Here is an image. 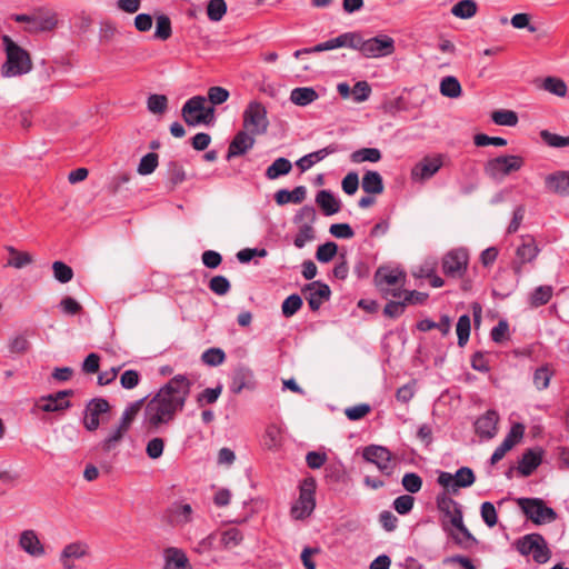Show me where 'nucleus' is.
I'll return each instance as SVG.
<instances>
[{"instance_id": "obj_53", "label": "nucleus", "mask_w": 569, "mask_h": 569, "mask_svg": "<svg viewBox=\"0 0 569 569\" xmlns=\"http://www.w3.org/2000/svg\"><path fill=\"white\" fill-rule=\"evenodd\" d=\"M540 138L550 148L561 149L569 147V136L563 137L545 129L540 131Z\"/></svg>"}, {"instance_id": "obj_25", "label": "nucleus", "mask_w": 569, "mask_h": 569, "mask_svg": "<svg viewBox=\"0 0 569 569\" xmlns=\"http://www.w3.org/2000/svg\"><path fill=\"white\" fill-rule=\"evenodd\" d=\"M339 150L338 144L331 143L320 150L313 151L311 153H308L303 157H301L297 162V167L302 171H307L310 169L315 163L323 160L327 156L332 154Z\"/></svg>"}, {"instance_id": "obj_27", "label": "nucleus", "mask_w": 569, "mask_h": 569, "mask_svg": "<svg viewBox=\"0 0 569 569\" xmlns=\"http://www.w3.org/2000/svg\"><path fill=\"white\" fill-rule=\"evenodd\" d=\"M57 26V19L54 14H43L41 12L33 13L30 20V24L26 26V31L30 33L51 31Z\"/></svg>"}, {"instance_id": "obj_50", "label": "nucleus", "mask_w": 569, "mask_h": 569, "mask_svg": "<svg viewBox=\"0 0 569 569\" xmlns=\"http://www.w3.org/2000/svg\"><path fill=\"white\" fill-rule=\"evenodd\" d=\"M302 305L303 300L298 293L288 296L281 305L282 316L284 318H291L302 308Z\"/></svg>"}, {"instance_id": "obj_5", "label": "nucleus", "mask_w": 569, "mask_h": 569, "mask_svg": "<svg viewBox=\"0 0 569 569\" xmlns=\"http://www.w3.org/2000/svg\"><path fill=\"white\" fill-rule=\"evenodd\" d=\"M516 502L525 517L536 526L552 522L558 518L557 512L541 498H517Z\"/></svg>"}, {"instance_id": "obj_57", "label": "nucleus", "mask_w": 569, "mask_h": 569, "mask_svg": "<svg viewBox=\"0 0 569 569\" xmlns=\"http://www.w3.org/2000/svg\"><path fill=\"white\" fill-rule=\"evenodd\" d=\"M222 392V386L218 385L216 388H206L203 391L197 395L196 401L199 407L206 405H212L217 402L218 398Z\"/></svg>"}, {"instance_id": "obj_48", "label": "nucleus", "mask_w": 569, "mask_h": 569, "mask_svg": "<svg viewBox=\"0 0 569 569\" xmlns=\"http://www.w3.org/2000/svg\"><path fill=\"white\" fill-rule=\"evenodd\" d=\"M541 88L557 97H566L568 87L566 82L558 77H547L545 78Z\"/></svg>"}, {"instance_id": "obj_34", "label": "nucleus", "mask_w": 569, "mask_h": 569, "mask_svg": "<svg viewBox=\"0 0 569 569\" xmlns=\"http://www.w3.org/2000/svg\"><path fill=\"white\" fill-rule=\"evenodd\" d=\"M146 400H147V397L129 403L127 406V408L124 409V411L122 412V416H121L118 425L129 431L132 426V422L134 421L137 415L143 407Z\"/></svg>"}, {"instance_id": "obj_20", "label": "nucleus", "mask_w": 569, "mask_h": 569, "mask_svg": "<svg viewBox=\"0 0 569 569\" xmlns=\"http://www.w3.org/2000/svg\"><path fill=\"white\" fill-rule=\"evenodd\" d=\"M442 167V157H425L416 163L411 169V178L413 180L425 181L433 177Z\"/></svg>"}, {"instance_id": "obj_44", "label": "nucleus", "mask_w": 569, "mask_h": 569, "mask_svg": "<svg viewBox=\"0 0 569 569\" xmlns=\"http://www.w3.org/2000/svg\"><path fill=\"white\" fill-rule=\"evenodd\" d=\"M477 9L476 1L460 0L451 8V13L460 19H469L477 13Z\"/></svg>"}, {"instance_id": "obj_61", "label": "nucleus", "mask_w": 569, "mask_h": 569, "mask_svg": "<svg viewBox=\"0 0 569 569\" xmlns=\"http://www.w3.org/2000/svg\"><path fill=\"white\" fill-rule=\"evenodd\" d=\"M422 478L416 472H407L403 475L401 485L409 493H417L422 488Z\"/></svg>"}, {"instance_id": "obj_55", "label": "nucleus", "mask_w": 569, "mask_h": 569, "mask_svg": "<svg viewBox=\"0 0 569 569\" xmlns=\"http://www.w3.org/2000/svg\"><path fill=\"white\" fill-rule=\"evenodd\" d=\"M159 156L156 152L144 154L138 164V173L141 176L151 174L158 167Z\"/></svg>"}, {"instance_id": "obj_6", "label": "nucleus", "mask_w": 569, "mask_h": 569, "mask_svg": "<svg viewBox=\"0 0 569 569\" xmlns=\"http://www.w3.org/2000/svg\"><path fill=\"white\" fill-rule=\"evenodd\" d=\"M317 481L312 476L306 477L299 485V498L291 507V515L295 519L308 518L316 508Z\"/></svg>"}, {"instance_id": "obj_8", "label": "nucleus", "mask_w": 569, "mask_h": 569, "mask_svg": "<svg viewBox=\"0 0 569 569\" xmlns=\"http://www.w3.org/2000/svg\"><path fill=\"white\" fill-rule=\"evenodd\" d=\"M442 530L453 541V543L462 549H470L479 543L478 539L472 535L463 521V511H455L452 518V528L446 520L441 523Z\"/></svg>"}, {"instance_id": "obj_19", "label": "nucleus", "mask_w": 569, "mask_h": 569, "mask_svg": "<svg viewBox=\"0 0 569 569\" xmlns=\"http://www.w3.org/2000/svg\"><path fill=\"white\" fill-rule=\"evenodd\" d=\"M406 280V272L399 268H390L387 266L379 267L373 276L376 287L382 291L387 289L386 286L403 284Z\"/></svg>"}, {"instance_id": "obj_46", "label": "nucleus", "mask_w": 569, "mask_h": 569, "mask_svg": "<svg viewBox=\"0 0 569 569\" xmlns=\"http://www.w3.org/2000/svg\"><path fill=\"white\" fill-rule=\"evenodd\" d=\"M440 93L448 98H458L462 93L461 84L456 77H445L440 82Z\"/></svg>"}, {"instance_id": "obj_14", "label": "nucleus", "mask_w": 569, "mask_h": 569, "mask_svg": "<svg viewBox=\"0 0 569 569\" xmlns=\"http://www.w3.org/2000/svg\"><path fill=\"white\" fill-rule=\"evenodd\" d=\"M540 252L536 240L532 236H521V243L516 249V257L511 262V269L517 277L522 276V268L526 263L536 260Z\"/></svg>"}, {"instance_id": "obj_37", "label": "nucleus", "mask_w": 569, "mask_h": 569, "mask_svg": "<svg viewBox=\"0 0 569 569\" xmlns=\"http://www.w3.org/2000/svg\"><path fill=\"white\" fill-rule=\"evenodd\" d=\"M325 479L328 483H345L347 471L341 462L329 463L325 468Z\"/></svg>"}, {"instance_id": "obj_15", "label": "nucleus", "mask_w": 569, "mask_h": 569, "mask_svg": "<svg viewBox=\"0 0 569 569\" xmlns=\"http://www.w3.org/2000/svg\"><path fill=\"white\" fill-rule=\"evenodd\" d=\"M251 129L252 134L264 133L268 129L267 110L261 102L251 101L243 112V127Z\"/></svg>"}, {"instance_id": "obj_26", "label": "nucleus", "mask_w": 569, "mask_h": 569, "mask_svg": "<svg viewBox=\"0 0 569 569\" xmlns=\"http://www.w3.org/2000/svg\"><path fill=\"white\" fill-rule=\"evenodd\" d=\"M316 203L327 217L333 216L341 210V201L330 190L322 189L318 191Z\"/></svg>"}, {"instance_id": "obj_3", "label": "nucleus", "mask_w": 569, "mask_h": 569, "mask_svg": "<svg viewBox=\"0 0 569 569\" xmlns=\"http://www.w3.org/2000/svg\"><path fill=\"white\" fill-rule=\"evenodd\" d=\"M192 381L186 375H176L158 391L160 399L169 402V406L177 412H181L191 392Z\"/></svg>"}, {"instance_id": "obj_40", "label": "nucleus", "mask_w": 569, "mask_h": 569, "mask_svg": "<svg viewBox=\"0 0 569 569\" xmlns=\"http://www.w3.org/2000/svg\"><path fill=\"white\" fill-rule=\"evenodd\" d=\"M553 295V289L551 286H539L530 293V306L533 308H538L547 305Z\"/></svg>"}, {"instance_id": "obj_47", "label": "nucleus", "mask_w": 569, "mask_h": 569, "mask_svg": "<svg viewBox=\"0 0 569 569\" xmlns=\"http://www.w3.org/2000/svg\"><path fill=\"white\" fill-rule=\"evenodd\" d=\"M540 538L541 535L538 532L525 535L523 537L516 540L515 547L521 556L527 557L531 553Z\"/></svg>"}, {"instance_id": "obj_22", "label": "nucleus", "mask_w": 569, "mask_h": 569, "mask_svg": "<svg viewBox=\"0 0 569 569\" xmlns=\"http://www.w3.org/2000/svg\"><path fill=\"white\" fill-rule=\"evenodd\" d=\"M499 416L496 410H488L475 422V431L480 438L491 439L497 433Z\"/></svg>"}, {"instance_id": "obj_60", "label": "nucleus", "mask_w": 569, "mask_h": 569, "mask_svg": "<svg viewBox=\"0 0 569 569\" xmlns=\"http://www.w3.org/2000/svg\"><path fill=\"white\" fill-rule=\"evenodd\" d=\"M147 108L152 113L161 114L168 108V98L164 94H150L147 100Z\"/></svg>"}, {"instance_id": "obj_52", "label": "nucleus", "mask_w": 569, "mask_h": 569, "mask_svg": "<svg viewBox=\"0 0 569 569\" xmlns=\"http://www.w3.org/2000/svg\"><path fill=\"white\" fill-rule=\"evenodd\" d=\"M492 121L498 126L515 127L518 123V114L512 110L500 109L491 113Z\"/></svg>"}, {"instance_id": "obj_54", "label": "nucleus", "mask_w": 569, "mask_h": 569, "mask_svg": "<svg viewBox=\"0 0 569 569\" xmlns=\"http://www.w3.org/2000/svg\"><path fill=\"white\" fill-rule=\"evenodd\" d=\"M168 177L169 182L171 183V188L173 189L176 186L182 183L187 179L186 171L183 166L176 160H171L168 163Z\"/></svg>"}, {"instance_id": "obj_21", "label": "nucleus", "mask_w": 569, "mask_h": 569, "mask_svg": "<svg viewBox=\"0 0 569 569\" xmlns=\"http://www.w3.org/2000/svg\"><path fill=\"white\" fill-rule=\"evenodd\" d=\"M545 187L560 197L569 196V170H558L545 177Z\"/></svg>"}, {"instance_id": "obj_29", "label": "nucleus", "mask_w": 569, "mask_h": 569, "mask_svg": "<svg viewBox=\"0 0 569 569\" xmlns=\"http://www.w3.org/2000/svg\"><path fill=\"white\" fill-rule=\"evenodd\" d=\"M307 197V189L305 186H298L293 190L279 189L274 193V201L278 206H284L289 202L301 203Z\"/></svg>"}, {"instance_id": "obj_35", "label": "nucleus", "mask_w": 569, "mask_h": 569, "mask_svg": "<svg viewBox=\"0 0 569 569\" xmlns=\"http://www.w3.org/2000/svg\"><path fill=\"white\" fill-rule=\"evenodd\" d=\"M555 376V370L551 365L545 363L538 367L532 377L533 386L537 390L541 391L549 387L551 378Z\"/></svg>"}, {"instance_id": "obj_41", "label": "nucleus", "mask_w": 569, "mask_h": 569, "mask_svg": "<svg viewBox=\"0 0 569 569\" xmlns=\"http://www.w3.org/2000/svg\"><path fill=\"white\" fill-rule=\"evenodd\" d=\"M470 330H471L470 316L468 313L461 315L456 325L458 346L460 348H463L468 343L469 337H470Z\"/></svg>"}, {"instance_id": "obj_4", "label": "nucleus", "mask_w": 569, "mask_h": 569, "mask_svg": "<svg viewBox=\"0 0 569 569\" xmlns=\"http://www.w3.org/2000/svg\"><path fill=\"white\" fill-rule=\"evenodd\" d=\"M206 101L203 96H194L184 102L181 116L188 126H210L213 123L214 108L212 106L206 107Z\"/></svg>"}, {"instance_id": "obj_39", "label": "nucleus", "mask_w": 569, "mask_h": 569, "mask_svg": "<svg viewBox=\"0 0 569 569\" xmlns=\"http://www.w3.org/2000/svg\"><path fill=\"white\" fill-rule=\"evenodd\" d=\"M416 278H426L433 288H441L445 284V280L436 273L435 263H425L419 267L417 272H413Z\"/></svg>"}, {"instance_id": "obj_49", "label": "nucleus", "mask_w": 569, "mask_h": 569, "mask_svg": "<svg viewBox=\"0 0 569 569\" xmlns=\"http://www.w3.org/2000/svg\"><path fill=\"white\" fill-rule=\"evenodd\" d=\"M127 432L128 430L118 425L116 429L99 443L100 449L103 452H110L119 445Z\"/></svg>"}, {"instance_id": "obj_42", "label": "nucleus", "mask_w": 569, "mask_h": 569, "mask_svg": "<svg viewBox=\"0 0 569 569\" xmlns=\"http://www.w3.org/2000/svg\"><path fill=\"white\" fill-rule=\"evenodd\" d=\"M382 158L381 151L377 148H361L353 151L350 156V159L355 163L361 162H378Z\"/></svg>"}, {"instance_id": "obj_23", "label": "nucleus", "mask_w": 569, "mask_h": 569, "mask_svg": "<svg viewBox=\"0 0 569 569\" xmlns=\"http://www.w3.org/2000/svg\"><path fill=\"white\" fill-rule=\"evenodd\" d=\"M254 141V138L246 131L237 132L228 147L226 159L230 160L234 157L243 156L253 147Z\"/></svg>"}, {"instance_id": "obj_16", "label": "nucleus", "mask_w": 569, "mask_h": 569, "mask_svg": "<svg viewBox=\"0 0 569 569\" xmlns=\"http://www.w3.org/2000/svg\"><path fill=\"white\" fill-rule=\"evenodd\" d=\"M301 292L303 293L310 310L313 312H317L322 303L329 301L331 298L330 287L320 280L306 283L301 288Z\"/></svg>"}, {"instance_id": "obj_10", "label": "nucleus", "mask_w": 569, "mask_h": 569, "mask_svg": "<svg viewBox=\"0 0 569 569\" xmlns=\"http://www.w3.org/2000/svg\"><path fill=\"white\" fill-rule=\"evenodd\" d=\"M469 253L465 248L448 251L441 260L442 272L448 278L461 279L467 272Z\"/></svg>"}, {"instance_id": "obj_31", "label": "nucleus", "mask_w": 569, "mask_h": 569, "mask_svg": "<svg viewBox=\"0 0 569 569\" xmlns=\"http://www.w3.org/2000/svg\"><path fill=\"white\" fill-rule=\"evenodd\" d=\"M417 329L421 332H427L432 329H438L442 336H447L451 329V318L448 315H442L439 321H433L429 318L419 320L416 325Z\"/></svg>"}, {"instance_id": "obj_56", "label": "nucleus", "mask_w": 569, "mask_h": 569, "mask_svg": "<svg viewBox=\"0 0 569 569\" xmlns=\"http://www.w3.org/2000/svg\"><path fill=\"white\" fill-rule=\"evenodd\" d=\"M227 13V2L224 0H210L207 6V16L210 21L218 22Z\"/></svg>"}, {"instance_id": "obj_51", "label": "nucleus", "mask_w": 569, "mask_h": 569, "mask_svg": "<svg viewBox=\"0 0 569 569\" xmlns=\"http://www.w3.org/2000/svg\"><path fill=\"white\" fill-rule=\"evenodd\" d=\"M338 244L333 241H327L320 246H318L316 250V259L320 263H328L333 260V258L338 253Z\"/></svg>"}, {"instance_id": "obj_18", "label": "nucleus", "mask_w": 569, "mask_h": 569, "mask_svg": "<svg viewBox=\"0 0 569 569\" xmlns=\"http://www.w3.org/2000/svg\"><path fill=\"white\" fill-rule=\"evenodd\" d=\"M545 450L541 447L529 448L523 451L518 461L517 471L521 477L531 476L542 463Z\"/></svg>"}, {"instance_id": "obj_33", "label": "nucleus", "mask_w": 569, "mask_h": 569, "mask_svg": "<svg viewBox=\"0 0 569 569\" xmlns=\"http://www.w3.org/2000/svg\"><path fill=\"white\" fill-rule=\"evenodd\" d=\"M291 170V161L284 157H279L267 168L264 176L268 180H276L289 174Z\"/></svg>"}, {"instance_id": "obj_24", "label": "nucleus", "mask_w": 569, "mask_h": 569, "mask_svg": "<svg viewBox=\"0 0 569 569\" xmlns=\"http://www.w3.org/2000/svg\"><path fill=\"white\" fill-rule=\"evenodd\" d=\"M163 569H192L186 552L176 547H168L163 550Z\"/></svg>"}, {"instance_id": "obj_1", "label": "nucleus", "mask_w": 569, "mask_h": 569, "mask_svg": "<svg viewBox=\"0 0 569 569\" xmlns=\"http://www.w3.org/2000/svg\"><path fill=\"white\" fill-rule=\"evenodd\" d=\"M1 41L6 53V61L1 67L2 76L17 77L30 72L32 69L30 53L8 34H3Z\"/></svg>"}, {"instance_id": "obj_11", "label": "nucleus", "mask_w": 569, "mask_h": 569, "mask_svg": "<svg viewBox=\"0 0 569 569\" xmlns=\"http://www.w3.org/2000/svg\"><path fill=\"white\" fill-rule=\"evenodd\" d=\"M395 40L387 34H379L368 40L360 36L358 51L366 58H380L395 52Z\"/></svg>"}, {"instance_id": "obj_63", "label": "nucleus", "mask_w": 569, "mask_h": 569, "mask_svg": "<svg viewBox=\"0 0 569 569\" xmlns=\"http://www.w3.org/2000/svg\"><path fill=\"white\" fill-rule=\"evenodd\" d=\"M480 516L483 520V522L489 527L492 528L498 523V515L496 507L490 501H485L480 506Z\"/></svg>"}, {"instance_id": "obj_64", "label": "nucleus", "mask_w": 569, "mask_h": 569, "mask_svg": "<svg viewBox=\"0 0 569 569\" xmlns=\"http://www.w3.org/2000/svg\"><path fill=\"white\" fill-rule=\"evenodd\" d=\"M208 287L213 293L224 296L230 291L231 284L224 276L218 274L209 280Z\"/></svg>"}, {"instance_id": "obj_7", "label": "nucleus", "mask_w": 569, "mask_h": 569, "mask_svg": "<svg viewBox=\"0 0 569 569\" xmlns=\"http://www.w3.org/2000/svg\"><path fill=\"white\" fill-rule=\"evenodd\" d=\"M525 166V159L518 154H502L489 159L483 167L485 173L495 180H501Z\"/></svg>"}, {"instance_id": "obj_12", "label": "nucleus", "mask_w": 569, "mask_h": 569, "mask_svg": "<svg viewBox=\"0 0 569 569\" xmlns=\"http://www.w3.org/2000/svg\"><path fill=\"white\" fill-rule=\"evenodd\" d=\"M111 411V405L104 398H92L84 407L82 423L87 431L93 432L98 430L101 421H103V415Z\"/></svg>"}, {"instance_id": "obj_13", "label": "nucleus", "mask_w": 569, "mask_h": 569, "mask_svg": "<svg viewBox=\"0 0 569 569\" xmlns=\"http://www.w3.org/2000/svg\"><path fill=\"white\" fill-rule=\"evenodd\" d=\"M362 456L366 461L375 463L385 476L391 477L393 475L395 457L388 448L370 445L363 449Z\"/></svg>"}, {"instance_id": "obj_36", "label": "nucleus", "mask_w": 569, "mask_h": 569, "mask_svg": "<svg viewBox=\"0 0 569 569\" xmlns=\"http://www.w3.org/2000/svg\"><path fill=\"white\" fill-rule=\"evenodd\" d=\"M360 40V33L356 31L345 32L337 38L329 39V48L330 50L341 48V47H348L355 50H358V44Z\"/></svg>"}, {"instance_id": "obj_43", "label": "nucleus", "mask_w": 569, "mask_h": 569, "mask_svg": "<svg viewBox=\"0 0 569 569\" xmlns=\"http://www.w3.org/2000/svg\"><path fill=\"white\" fill-rule=\"evenodd\" d=\"M172 36L171 20L167 14H159L156 18V31L153 38L160 41H166Z\"/></svg>"}, {"instance_id": "obj_38", "label": "nucleus", "mask_w": 569, "mask_h": 569, "mask_svg": "<svg viewBox=\"0 0 569 569\" xmlns=\"http://www.w3.org/2000/svg\"><path fill=\"white\" fill-rule=\"evenodd\" d=\"M38 407L43 412H61L72 407V402H60L52 393L42 396L39 400Z\"/></svg>"}, {"instance_id": "obj_30", "label": "nucleus", "mask_w": 569, "mask_h": 569, "mask_svg": "<svg viewBox=\"0 0 569 569\" xmlns=\"http://www.w3.org/2000/svg\"><path fill=\"white\" fill-rule=\"evenodd\" d=\"M362 190L369 194H380L385 190L383 179L378 171L368 170L361 181Z\"/></svg>"}, {"instance_id": "obj_45", "label": "nucleus", "mask_w": 569, "mask_h": 569, "mask_svg": "<svg viewBox=\"0 0 569 569\" xmlns=\"http://www.w3.org/2000/svg\"><path fill=\"white\" fill-rule=\"evenodd\" d=\"M7 249L10 254L7 266L21 269L33 261L32 256L29 252L19 251L13 247H8Z\"/></svg>"}, {"instance_id": "obj_59", "label": "nucleus", "mask_w": 569, "mask_h": 569, "mask_svg": "<svg viewBox=\"0 0 569 569\" xmlns=\"http://www.w3.org/2000/svg\"><path fill=\"white\" fill-rule=\"evenodd\" d=\"M54 279L61 283H67L73 278V270L63 261H54L52 263Z\"/></svg>"}, {"instance_id": "obj_2", "label": "nucleus", "mask_w": 569, "mask_h": 569, "mask_svg": "<svg viewBox=\"0 0 569 569\" xmlns=\"http://www.w3.org/2000/svg\"><path fill=\"white\" fill-rule=\"evenodd\" d=\"M174 411L168 401L154 395L146 405L143 411V427L148 435L157 433L161 426L169 425L176 418Z\"/></svg>"}, {"instance_id": "obj_32", "label": "nucleus", "mask_w": 569, "mask_h": 569, "mask_svg": "<svg viewBox=\"0 0 569 569\" xmlns=\"http://www.w3.org/2000/svg\"><path fill=\"white\" fill-rule=\"evenodd\" d=\"M318 98L319 94L312 87H298L290 93V101L299 107H306Z\"/></svg>"}, {"instance_id": "obj_28", "label": "nucleus", "mask_w": 569, "mask_h": 569, "mask_svg": "<svg viewBox=\"0 0 569 569\" xmlns=\"http://www.w3.org/2000/svg\"><path fill=\"white\" fill-rule=\"evenodd\" d=\"M19 545L27 553L33 557L44 553V548L33 530H24L20 536Z\"/></svg>"}, {"instance_id": "obj_17", "label": "nucleus", "mask_w": 569, "mask_h": 569, "mask_svg": "<svg viewBox=\"0 0 569 569\" xmlns=\"http://www.w3.org/2000/svg\"><path fill=\"white\" fill-rule=\"evenodd\" d=\"M256 387L257 381L250 368L240 365L232 370L229 388L233 395H239L244 389L254 390Z\"/></svg>"}, {"instance_id": "obj_9", "label": "nucleus", "mask_w": 569, "mask_h": 569, "mask_svg": "<svg viewBox=\"0 0 569 569\" xmlns=\"http://www.w3.org/2000/svg\"><path fill=\"white\" fill-rule=\"evenodd\" d=\"M437 482L447 490V492L457 495L460 488H469L476 482V475L471 468L460 467L453 475L447 471H440Z\"/></svg>"}, {"instance_id": "obj_58", "label": "nucleus", "mask_w": 569, "mask_h": 569, "mask_svg": "<svg viewBox=\"0 0 569 569\" xmlns=\"http://www.w3.org/2000/svg\"><path fill=\"white\" fill-rule=\"evenodd\" d=\"M530 555H532L533 561L540 565L546 563L551 558V550L542 535Z\"/></svg>"}, {"instance_id": "obj_62", "label": "nucleus", "mask_w": 569, "mask_h": 569, "mask_svg": "<svg viewBox=\"0 0 569 569\" xmlns=\"http://www.w3.org/2000/svg\"><path fill=\"white\" fill-rule=\"evenodd\" d=\"M201 360L208 366L216 367L224 362L226 353L220 348H209L202 353Z\"/></svg>"}]
</instances>
